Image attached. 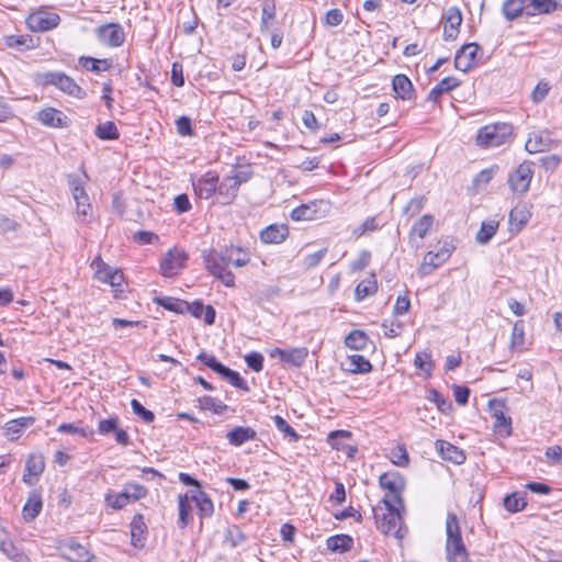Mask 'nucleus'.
Instances as JSON below:
<instances>
[{"label": "nucleus", "instance_id": "f257e3e1", "mask_svg": "<svg viewBox=\"0 0 562 562\" xmlns=\"http://www.w3.org/2000/svg\"><path fill=\"white\" fill-rule=\"evenodd\" d=\"M235 255L234 246H227L220 251L214 249H205L202 251V258L206 270L222 283L228 288L235 285V276L227 268L233 265V256Z\"/></svg>", "mask_w": 562, "mask_h": 562}, {"label": "nucleus", "instance_id": "f03ea898", "mask_svg": "<svg viewBox=\"0 0 562 562\" xmlns=\"http://www.w3.org/2000/svg\"><path fill=\"white\" fill-rule=\"evenodd\" d=\"M382 502L386 512L382 515L374 512L376 528L385 535L394 536L400 540L403 539L407 533L402 516V512L405 510L404 507L392 503L389 496H384Z\"/></svg>", "mask_w": 562, "mask_h": 562}, {"label": "nucleus", "instance_id": "7ed1b4c3", "mask_svg": "<svg viewBox=\"0 0 562 562\" xmlns=\"http://www.w3.org/2000/svg\"><path fill=\"white\" fill-rule=\"evenodd\" d=\"M446 535L447 562H468L469 553L462 540L457 515L452 512L447 514Z\"/></svg>", "mask_w": 562, "mask_h": 562}, {"label": "nucleus", "instance_id": "20e7f679", "mask_svg": "<svg viewBox=\"0 0 562 562\" xmlns=\"http://www.w3.org/2000/svg\"><path fill=\"white\" fill-rule=\"evenodd\" d=\"M513 131V125L509 123L487 124L479 130L476 143L481 147H498L512 137Z\"/></svg>", "mask_w": 562, "mask_h": 562}, {"label": "nucleus", "instance_id": "39448f33", "mask_svg": "<svg viewBox=\"0 0 562 562\" xmlns=\"http://www.w3.org/2000/svg\"><path fill=\"white\" fill-rule=\"evenodd\" d=\"M330 210V204L324 200H315L292 210L290 217L293 221H315L324 217Z\"/></svg>", "mask_w": 562, "mask_h": 562}, {"label": "nucleus", "instance_id": "423d86ee", "mask_svg": "<svg viewBox=\"0 0 562 562\" xmlns=\"http://www.w3.org/2000/svg\"><path fill=\"white\" fill-rule=\"evenodd\" d=\"M533 162L525 160L508 177V186L513 192L524 194L529 190L533 177Z\"/></svg>", "mask_w": 562, "mask_h": 562}, {"label": "nucleus", "instance_id": "0eeeda50", "mask_svg": "<svg viewBox=\"0 0 562 562\" xmlns=\"http://www.w3.org/2000/svg\"><path fill=\"white\" fill-rule=\"evenodd\" d=\"M379 484L381 488L389 491V497L392 503L400 505L403 508L402 493L405 488V479L397 471L385 472L380 475Z\"/></svg>", "mask_w": 562, "mask_h": 562}, {"label": "nucleus", "instance_id": "6e6552de", "mask_svg": "<svg viewBox=\"0 0 562 562\" xmlns=\"http://www.w3.org/2000/svg\"><path fill=\"white\" fill-rule=\"evenodd\" d=\"M189 259L184 250L172 248L167 251L160 261V271L165 278L176 277L186 267Z\"/></svg>", "mask_w": 562, "mask_h": 562}, {"label": "nucleus", "instance_id": "1a4fd4ad", "mask_svg": "<svg viewBox=\"0 0 562 562\" xmlns=\"http://www.w3.org/2000/svg\"><path fill=\"white\" fill-rule=\"evenodd\" d=\"M44 85H50L57 87L63 92L76 97L83 98L85 92L76 81L64 72H47L44 74Z\"/></svg>", "mask_w": 562, "mask_h": 562}, {"label": "nucleus", "instance_id": "9d476101", "mask_svg": "<svg viewBox=\"0 0 562 562\" xmlns=\"http://www.w3.org/2000/svg\"><path fill=\"white\" fill-rule=\"evenodd\" d=\"M100 43L109 47H120L125 41V32L119 23H108L100 25L95 30Z\"/></svg>", "mask_w": 562, "mask_h": 562}, {"label": "nucleus", "instance_id": "9b49d317", "mask_svg": "<svg viewBox=\"0 0 562 562\" xmlns=\"http://www.w3.org/2000/svg\"><path fill=\"white\" fill-rule=\"evenodd\" d=\"M492 417L495 419L494 428L503 436L512 434V418L507 416V406L504 401L492 400L488 403Z\"/></svg>", "mask_w": 562, "mask_h": 562}, {"label": "nucleus", "instance_id": "f8f14e48", "mask_svg": "<svg viewBox=\"0 0 562 562\" xmlns=\"http://www.w3.org/2000/svg\"><path fill=\"white\" fill-rule=\"evenodd\" d=\"M60 22L57 13L37 11L26 18V25L33 32H46L55 29Z\"/></svg>", "mask_w": 562, "mask_h": 562}, {"label": "nucleus", "instance_id": "ddd939ff", "mask_svg": "<svg viewBox=\"0 0 562 562\" xmlns=\"http://www.w3.org/2000/svg\"><path fill=\"white\" fill-rule=\"evenodd\" d=\"M68 184L77 204V214L79 217H82V221H85L89 210L91 209V204L89 202V196L85 191L83 183L80 178L70 175L68 176Z\"/></svg>", "mask_w": 562, "mask_h": 562}, {"label": "nucleus", "instance_id": "4468645a", "mask_svg": "<svg viewBox=\"0 0 562 562\" xmlns=\"http://www.w3.org/2000/svg\"><path fill=\"white\" fill-rule=\"evenodd\" d=\"M481 47L476 43L464 44L456 54L454 67L463 72L472 69L477 60V54Z\"/></svg>", "mask_w": 562, "mask_h": 562}, {"label": "nucleus", "instance_id": "2eb2a0df", "mask_svg": "<svg viewBox=\"0 0 562 562\" xmlns=\"http://www.w3.org/2000/svg\"><path fill=\"white\" fill-rule=\"evenodd\" d=\"M443 40L453 41L458 37L462 23V13L458 7L448 8L442 14Z\"/></svg>", "mask_w": 562, "mask_h": 562}, {"label": "nucleus", "instance_id": "dca6fc26", "mask_svg": "<svg viewBox=\"0 0 562 562\" xmlns=\"http://www.w3.org/2000/svg\"><path fill=\"white\" fill-rule=\"evenodd\" d=\"M269 356L271 358H279L282 362L299 368L305 362L308 349L306 347H296L285 350L276 347L269 351Z\"/></svg>", "mask_w": 562, "mask_h": 562}, {"label": "nucleus", "instance_id": "f3484780", "mask_svg": "<svg viewBox=\"0 0 562 562\" xmlns=\"http://www.w3.org/2000/svg\"><path fill=\"white\" fill-rule=\"evenodd\" d=\"M554 145L549 131H539L531 133L525 144V148L529 154H538L550 150Z\"/></svg>", "mask_w": 562, "mask_h": 562}, {"label": "nucleus", "instance_id": "a211bd4d", "mask_svg": "<svg viewBox=\"0 0 562 562\" xmlns=\"http://www.w3.org/2000/svg\"><path fill=\"white\" fill-rule=\"evenodd\" d=\"M220 178L214 172H206L196 181H193V189L200 199H209L217 193V182Z\"/></svg>", "mask_w": 562, "mask_h": 562}, {"label": "nucleus", "instance_id": "6ab92c4d", "mask_svg": "<svg viewBox=\"0 0 562 562\" xmlns=\"http://www.w3.org/2000/svg\"><path fill=\"white\" fill-rule=\"evenodd\" d=\"M63 557L70 562H90L93 554L75 540H68L63 546Z\"/></svg>", "mask_w": 562, "mask_h": 562}, {"label": "nucleus", "instance_id": "aec40b11", "mask_svg": "<svg viewBox=\"0 0 562 562\" xmlns=\"http://www.w3.org/2000/svg\"><path fill=\"white\" fill-rule=\"evenodd\" d=\"M289 236V226L286 224H271L263 228L260 234L261 243L266 245L281 244Z\"/></svg>", "mask_w": 562, "mask_h": 562}, {"label": "nucleus", "instance_id": "412c9836", "mask_svg": "<svg viewBox=\"0 0 562 562\" xmlns=\"http://www.w3.org/2000/svg\"><path fill=\"white\" fill-rule=\"evenodd\" d=\"M3 41L7 47L20 53L34 49L40 44V38H35L32 35H5Z\"/></svg>", "mask_w": 562, "mask_h": 562}, {"label": "nucleus", "instance_id": "4be33fe9", "mask_svg": "<svg viewBox=\"0 0 562 562\" xmlns=\"http://www.w3.org/2000/svg\"><path fill=\"white\" fill-rule=\"evenodd\" d=\"M147 532L148 529L144 516L136 514L131 521V544L137 549L144 548Z\"/></svg>", "mask_w": 562, "mask_h": 562}, {"label": "nucleus", "instance_id": "5701e85b", "mask_svg": "<svg viewBox=\"0 0 562 562\" xmlns=\"http://www.w3.org/2000/svg\"><path fill=\"white\" fill-rule=\"evenodd\" d=\"M43 508L42 495L37 490H32L23 506L22 516L26 522L33 521Z\"/></svg>", "mask_w": 562, "mask_h": 562}, {"label": "nucleus", "instance_id": "b1692460", "mask_svg": "<svg viewBox=\"0 0 562 562\" xmlns=\"http://www.w3.org/2000/svg\"><path fill=\"white\" fill-rule=\"evenodd\" d=\"M188 493L191 502L195 503L201 518H210L214 513L211 497L202 490H191Z\"/></svg>", "mask_w": 562, "mask_h": 562}, {"label": "nucleus", "instance_id": "393cba45", "mask_svg": "<svg viewBox=\"0 0 562 562\" xmlns=\"http://www.w3.org/2000/svg\"><path fill=\"white\" fill-rule=\"evenodd\" d=\"M239 186L236 180H233L229 176L223 178L217 182V194L221 199V203L224 205L233 203L236 199Z\"/></svg>", "mask_w": 562, "mask_h": 562}, {"label": "nucleus", "instance_id": "a878e982", "mask_svg": "<svg viewBox=\"0 0 562 562\" xmlns=\"http://www.w3.org/2000/svg\"><path fill=\"white\" fill-rule=\"evenodd\" d=\"M37 120L49 127H64L67 126L68 117L59 110L46 108L37 113Z\"/></svg>", "mask_w": 562, "mask_h": 562}, {"label": "nucleus", "instance_id": "bb28decb", "mask_svg": "<svg viewBox=\"0 0 562 562\" xmlns=\"http://www.w3.org/2000/svg\"><path fill=\"white\" fill-rule=\"evenodd\" d=\"M34 423L35 418L33 416H23L11 419L4 425V436L10 440H15L24 429L31 427Z\"/></svg>", "mask_w": 562, "mask_h": 562}, {"label": "nucleus", "instance_id": "cd10ccee", "mask_svg": "<svg viewBox=\"0 0 562 562\" xmlns=\"http://www.w3.org/2000/svg\"><path fill=\"white\" fill-rule=\"evenodd\" d=\"M392 89L396 98L404 101L412 100L414 97V86L406 75L398 74L393 77Z\"/></svg>", "mask_w": 562, "mask_h": 562}, {"label": "nucleus", "instance_id": "c85d7f7f", "mask_svg": "<svg viewBox=\"0 0 562 562\" xmlns=\"http://www.w3.org/2000/svg\"><path fill=\"white\" fill-rule=\"evenodd\" d=\"M436 446L442 459L451 461L454 464H462L465 461L464 452L458 447L443 440H438Z\"/></svg>", "mask_w": 562, "mask_h": 562}, {"label": "nucleus", "instance_id": "c756f323", "mask_svg": "<svg viewBox=\"0 0 562 562\" xmlns=\"http://www.w3.org/2000/svg\"><path fill=\"white\" fill-rule=\"evenodd\" d=\"M226 437L232 446L239 447L246 441L255 440L257 432L250 427L237 426L228 431Z\"/></svg>", "mask_w": 562, "mask_h": 562}, {"label": "nucleus", "instance_id": "7c9ffc66", "mask_svg": "<svg viewBox=\"0 0 562 562\" xmlns=\"http://www.w3.org/2000/svg\"><path fill=\"white\" fill-rule=\"evenodd\" d=\"M526 0H505L502 5V13L508 21H514L522 14L527 15Z\"/></svg>", "mask_w": 562, "mask_h": 562}, {"label": "nucleus", "instance_id": "2f4dec72", "mask_svg": "<svg viewBox=\"0 0 562 562\" xmlns=\"http://www.w3.org/2000/svg\"><path fill=\"white\" fill-rule=\"evenodd\" d=\"M215 373H217L223 380L227 381L236 389L246 392L249 391L247 382L240 376V374L237 371H234L231 368L224 366L222 362L215 370Z\"/></svg>", "mask_w": 562, "mask_h": 562}, {"label": "nucleus", "instance_id": "473e14b6", "mask_svg": "<svg viewBox=\"0 0 562 562\" xmlns=\"http://www.w3.org/2000/svg\"><path fill=\"white\" fill-rule=\"evenodd\" d=\"M353 544V539L349 535H335L326 540L327 549L333 552H348Z\"/></svg>", "mask_w": 562, "mask_h": 562}, {"label": "nucleus", "instance_id": "72a5a7b5", "mask_svg": "<svg viewBox=\"0 0 562 562\" xmlns=\"http://www.w3.org/2000/svg\"><path fill=\"white\" fill-rule=\"evenodd\" d=\"M370 342L369 336L360 329L351 330L345 338L346 347L353 350H366Z\"/></svg>", "mask_w": 562, "mask_h": 562}, {"label": "nucleus", "instance_id": "f704fd0d", "mask_svg": "<svg viewBox=\"0 0 562 562\" xmlns=\"http://www.w3.org/2000/svg\"><path fill=\"white\" fill-rule=\"evenodd\" d=\"M154 302L159 306H162L164 308L177 314H186L189 310V303L187 301L171 296L155 297Z\"/></svg>", "mask_w": 562, "mask_h": 562}, {"label": "nucleus", "instance_id": "c9c22d12", "mask_svg": "<svg viewBox=\"0 0 562 562\" xmlns=\"http://www.w3.org/2000/svg\"><path fill=\"white\" fill-rule=\"evenodd\" d=\"M499 226V222L496 220L484 221L481 224L480 229L476 233L475 241L479 245H486L496 234Z\"/></svg>", "mask_w": 562, "mask_h": 562}, {"label": "nucleus", "instance_id": "e433bc0d", "mask_svg": "<svg viewBox=\"0 0 562 562\" xmlns=\"http://www.w3.org/2000/svg\"><path fill=\"white\" fill-rule=\"evenodd\" d=\"M189 493L178 496L179 519L178 527L184 529L192 520Z\"/></svg>", "mask_w": 562, "mask_h": 562}, {"label": "nucleus", "instance_id": "4c0bfd02", "mask_svg": "<svg viewBox=\"0 0 562 562\" xmlns=\"http://www.w3.org/2000/svg\"><path fill=\"white\" fill-rule=\"evenodd\" d=\"M78 61L81 67L95 74L106 71L112 67L110 59H97L89 56H81Z\"/></svg>", "mask_w": 562, "mask_h": 562}, {"label": "nucleus", "instance_id": "58836bf2", "mask_svg": "<svg viewBox=\"0 0 562 562\" xmlns=\"http://www.w3.org/2000/svg\"><path fill=\"white\" fill-rule=\"evenodd\" d=\"M94 134L102 140H115L120 137L119 130L112 121L98 124L94 130Z\"/></svg>", "mask_w": 562, "mask_h": 562}, {"label": "nucleus", "instance_id": "ea45409f", "mask_svg": "<svg viewBox=\"0 0 562 562\" xmlns=\"http://www.w3.org/2000/svg\"><path fill=\"white\" fill-rule=\"evenodd\" d=\"M527 502L525 499V493H512L506 495L504 498V506L510 513H518L525 509Z\"/></svg>", "mask_w": 562, "mask_h": 562}, {"label": "nucleus", "instance_id": "a19ab883", "mask_svg": "<svg viewBox=\"0 0 562 562\" xmlns=\"http://www.w3.org/2000/svg\"><path fill=\"white\" fill-rule=\"evenodd\" d=\"M378 284L374 276H371L369 279L362 280L355 290V295L358 301L363 300L364 297L372 295L376 292Z\"/></svg>", "mask_w": 562, "mask_h": 562}, {"label": "nucleus", "instance_id": "79ce46f5", "mask_svg": "<svg viewBox=\"0 0 562 562\" xmlns=\"http://www.w3.org/2000/svg\"><path fill=\"white\" fill-rule=\"evenodd\" d=\"M261 7L260 32L266 34L269 31V22L276 18V4L273 1L265 0Z\"/></svg>", "mask_w": 562, "mask_h": 562}, {"label": "nucleus", "instance_id": "37998d69", "mask_svg": "<svg viewBox=\"0 0 562 562\" xmlns=\"http://www.w3.org/2000/svg\"><path fill=\"white\" fill-rule=\"evenodd\" d=\"M224 539L232 548H236L243 544L247 537L238 526L233 525L225 530Z\"/></svg>", "mask_w": 562, "mask_h": 562}, {"label": "nucleus", "instance_id": "c03bdc74", "mask_svg": "<svg viewBox=\"0 0 562 562\" xmlns=\"http://www.w3.org/2000/svg\"><path fill=\"white\" fill-rule=\"evenodd\" d=\"M350 371L353 373H368L372 370L371 362L361 355H352L348 357Z\"/></svg>", "mask_w": 562, "mask_h": 562}, {"label": "nucleus", "instance_id": "a18cd8bd", "mask_svg": "<svg viewBox=\"0 0 562 562\" xmlns=\"http://www.w3.org/2000/svg\"><path fill=\"white\" fill-rule=\"evenodd\" d=\"M0 550L15 562H29V558L10 540H5Z\"/></svg>", "mask_w": 562, "mask_h": 562}, {"label": "nucleus", "instance_id": "49530a36", "mask_svg": "<svg viewBox=\"0 0 562 562\" xmlns=\"http://www.w3.org/2000/svg\"><path fill=\"white\" fill-rule=\"evenodd\" d=\"M434 223V216L430 214L423 215L412 227L411 235H417L419 238H424Z\"/></svg>", "mask_w": 562, "mask_h": 562}, {"label": "nucleus", "instance_id": "de8ad7c7", "mask_svg": "<svg viewBox=\"0 0 562 562\" xmlns=\"http://www.w3.org/2000/svg\"><path fill=\"white\" fill-rule=\"evenodd\" d=\"M199 404L202 409L212 411L215 414H221L227 409L226 404H224L222 401H220L215 397L209 396V395L200 397Z\"/></svg>", "mask_w": 562, "mask_h": 562}, {"label": "nucleus", "instance_id": "09e8293b", "mask_svg": "<svg viewBox=\"0 0 562 562\" xmlns=\"http://www.w3.org/2000/svg\"><path fill=\"white\" fill-rule=\"evenodd\" d=\"M45 469V462L42 456L31 454L25 463V471L29 475L38 476Z\"/></svg>", "mask_w": 562, "mask_h": 562}, {"label": "nucleus", "instance_id": "8fccbe9b", "mask_svg": "<svg viewBox=\"0 0 562 562\" xmlns=\"http://www.w3.org/2000/svg\"><path fill=\"white\" fill-rule=\"evenodd\" d=\"M438 257H439L438 252H436V251H428L424 256V260H423V263L420 266V272L423 274H429L435 269L440 267L442 265V261H440Z\"/></svg>", "mask_w": 562, "mask_h": 562}, {"label": "nucleus", "instance_id": "3c124183", "mask_svg": "<svg viewBox=\"0 0 562 562\" xmlns=\"http://www.w3.org/2000/svg\"><path fill=\"white\" fill-rule=\"evenodd\" d=\"M524 337H525V323L524 321L519 319L517 321L512 330V337H510V349L515 350L520 348L524 345Z\"/></svg>", "mask_w": 562, "mask_h": 562}, {"label": "nucleus", "instance_id": "603ef678", "mask_svg": "<svg viewBox=\"0 0 562 562\" xmlns=\"http://www.w3.org/2000/svg\"><path fill=\"white\" fill-rule=\"evenodd\" d=\"M105 503L113 509H121L131 502L128 499V495L123 490L121 493H108L105 495Z\"/></svg>", "mask_w": 562, "mask_h": 562}, {"label": "nucleus", "instance_id": "864d4df0", "mask_svg": "<svg viewBox=\"0 0 562 562\" xmlns=\"http://www.w3.org/2000/svg\"><path fill=\"white\" fill-rule=\"evenodd\" d=\"M59 432L63 434H71L79 435L83 438L90 437L94 434L93 429L90 427H79L75 424H60L57 428Z\"/></svg>", "mask_w": 562, "mask_h": 562}, {"label": "nucleus", "instance_id": "5fc2aeb1", "mask_svg": "<svg viewBox=\"0 0 562 562\" xmlns=\"http://www.w3.org/2000/svg\"><path fill=\"white\" fill-rule=\"evenodd\" d=\"M272 419H273V423H274L277 429L279 431L283 432L284 436L290 437L293 441L299 440L300 436L294 430V428L288 424V422L283 417L279 416V415H274L272 417Z\"/></svg>", "mask_w": 562, "mask_h": 562}, {"label": "nucleus", "instance_id": "6e6d98bb", "mask_svg": "<svg viewBox=\"0 0 562 562\" xmlns=\"http://www.w3.org/2000/svg\"><path fill=\"white\" fill-rule=\"evenodd\" d=\"M414 364L417 369L426 372L427 374H430L434 368L431 353L427 351L418 352L415 357Z\"/></svg>", "mask_w": 562, "mask_h": 562}, {"label": "nucleus", "instance_id": "4d7b16f0", "mask_svg": "<svg viewBox=\"0 0 562 562\" xmlns=\"http://www.w3.org/2000/svg\"><path fill=\"white\" fill-rule=\"evenodd\" d=\"M124 491L128 495L130 502L142 499L147 495V488L138 483H127Z\"/></svg>", "mask_w": 562, "mask_h": 562}, {"label": "nucleus", "instance_id": "13d9d810", "mask_svg": "<svg viewBox=\"0 0 562 562\" xmlns=\"http://www.w3.org/2000/svg\"><path fill=\"white\" fill-rule=\"evenodd\" d=\"M131 407L135 415L140 417L145 423L150 424L155 419V415L151 411L145 408L143 404L137 401L136 398H133L131 401Z\"/></svg>", "mask_w": 562, "mask_h": 562}, {"label": "nucleus", "instance_id": "bf43d9fd", "mask_svg": "<svg viewBox=\"0 0 562 562\" xmlns=\"http://www.w3.org/2000/svg\"><path fill=\"white\" fill-rule=\"evenodd\" d=\"M550 89H551V86L549 85L548 81H544V80L539 81L531 92V100L535 103L542 102L546 99V97L548 95Z\"/></svg>", "mask_w": 562, "mask_h": 562}, {"label": "nucleus", "instance_id": "052dcab7", "mask_svg": "<svg viewBox=\"0 0 562 562\" xmlns=\"http://www.w3.org/2000/svg\"><path fill=\"white\" fill-rule=\"evenodd\" d=\"M119 427V418L116 416L110 417L108 419H101L98 424V432L100 435H109L117 430Z\"/></svg>", "mask_w": 562, "mask_h": 562}, {"label": "nucleus", "instance_id": "680f3d73", "mask_svg": "<svg viewBox=\"0 0 562 562\" xmlns=\"http://www.w3.org/2000/svg\"><path fill=\"white\" fill-rule=\"evenodd\" d=\"M245 362L251 370L260 372L263 368V356L257 351L249 352L245 356Z\"/></svg>", "mask_w": 562, "mask_h": 562}, {"label": "nucleus", "instance_id": "e2e57ef3", "mask_svg": "<svg viewBox=\"0 0 562 562\" xmlns=\"http://www.w3.org/2000/svg\"><path fill=\"white\" fill-rule=\"evenodd\" d=\"M428 400L435 403L441 412H446L451 408V402L447 401L445 396L435 389L429 391Z\"/></svg>", "mask_w": 562, "mask_h": 562}, {"label": "nucleus", "instance_id": "0e129e2a", "mask_svg": "<svg viewBox=\"0 0 562 562\" xmlns=\"http://www.w3.org/2000/svg\"><path fill=\"white\" fill-rule=\"evenodd\" d=\"M177 132L182 136H192L194 134L192 122L189 116L182 115L176 120Z\"/></svg>", "mask_w": 562, "mask_h": 562}, {"label": "nucleus", "instance_id": "69168bd1", "mask_svg": "<svg viewBox=\"0 0 562 562\" xmlns=\"http://www.w3.org/2000/svg\"><path fill=\"white\" fill-rule=\"evenodd\" d=\"M351 432L347 430H334L328 436L329 445L336 450H345V447L340 442L341 438H350Z\"/></svg>", "mask_w": 562, "mask_h": 562}, {"label": "nucleus", "instance_id": "338daca9", "mask_svg": "<svg viewBox=\"0 0 562 562\" xmlns=\"http://www.w3.org/2000/svg\"><path fill=\"white\" fill-rule=\"evenodd\" d=\"M233 266L236 268L245 267L250 261V255L239 246H234Z\"/></svg>", "mask_w": 562, "mask_h": 562}, {"label": "nucleus", "instance_id": "774afa93", "mask_svg": "<svg viewBox=\"0 0 562 562\" xmlns=\"http://www.w3.org/2000/svg\"><path fill=\"white\" fill-rule=\"evenodd\" d=\"M252 176V171L249 166L241 167L239 169L232 170V175L229 177L233 180H236L238 186L240 187L243 183L247 182Z\"/></svg>", "mask_w": 562, "mask_h": 562}]
</instances>
